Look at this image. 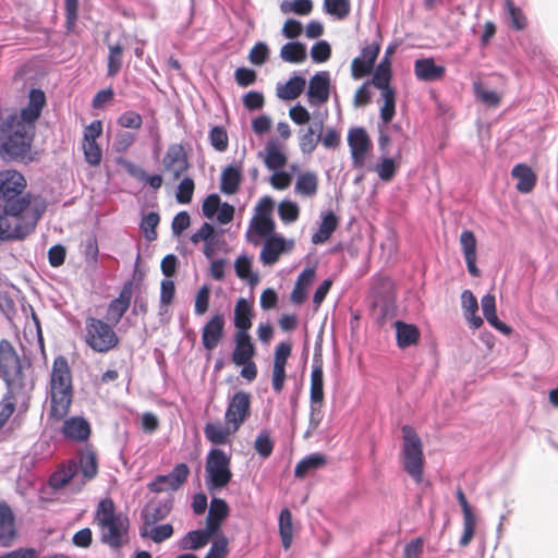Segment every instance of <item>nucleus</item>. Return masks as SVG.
<instances>
[{
  "label": "nucleus",
  "instance_id": "nucleus-59",
  "mask_svg": "<svg viewBox=\"0 0 558 558\" xmlns=\"http://www.w3.org/2000/svg\"><path fill=\"white\" fill-rule=\"evenodd\" d=\"M83 153L85 161L93 167L100 165L102 150L97 141L83 142Z\"/></svg>",
  "mask_w": 558,
  "mask_h": 558
},
{
  "label": "nucleus",
  "instance_id": "nucleus-49",
  "mask_svg": "<svg viewBox=\"0 0 558 558\" xmlns=\"http://www.w3.org/2000/svg\"><path fill=\"white\" fill-rule=\"evenodd\" d=\"M41 113L37 112L33 108L26 106L21 109L20 114L10 113L8 117H14L15 123H22L25 130L31 131V133L35 134V122L39 119Z\"/></svg>",
  "mask_w": 558,
  "mask_h": 558
},
{
  "label": "nucleus",
  "instance_id": "nucleus-37",
  "mask_svg": "<svg viewBox=\"0 0 558 558\" xmlns=\"http://www.w3.org/2000/svg\"><path fill=\"white\" fill-rule=\"evenodd\" d=\"M235 275L245 280L250 287H255L259 281L257 272L252 271V259L247 255H240L234 263Z\"/></svg>",
  "mask_w": 558,
  "mask_h": 558
},
{
  "label": "nucleus",
  "instance_id": "nucleus-21",
  "mask_svg": "<svg viewBox=\"0 0 558 558\" xmlns=\"http://www.w3.org/2000/svg\"><path fill=\"white\" fill-rule=\"evenodd\" d=\"M255 353V345L250 333L235 332L234 349L231 354L232 362L235 365H242L244 362L253 360Z\"/></svg>",
  "mask_w": 558,
  "mask_h": 558
},
{
  "label": "nucleus",
  "instance_id": "nucleus-12",
  "mask_svg": "<svg viewBox=\"0 0 558 558\" xmlns=\"http://www.w3.org/2000/svg\"><path fill=\"white\" fill-rule=\"evenodd\" d=\"M130 526L126 515H119L116 519L105 522L99 527L104 530L100 541L113 549H119L123 545V537L128 534Z\"/></svg>",
  "mask_w": 558,
  "mask_h": 558
},
{
  "label": "nucleus",
  "instance_id": "nucleus-46",
  "mask_svg": "<svg viewBox=\"0 0 558 558\" xmlns=\"http://www.w3.org/2000/svg\"><path fill=\"white\" fill-rule=\"evenodd\" d=\"M146 527L147 526L143 525L140 529V535L142 537L149 536L150 539L156 544L162 543L170 538L174 532L173 526L170 523L153 526L149 532H147Z\"/></svg>",
  "mask_w": 558,
  "mask_h": 558
},
{
  "label": "nucleus",
  "instance_id": "nucleus-23",
  "mask_svg": "<svg viewBox=\"0 0 558 558\" xmlns=\"http://www.w3.org/2000/svg\"><path fill=\"white\" fill-rule=\"evenodd\" d=\"M230 508L227 501L222 498L213 497L208 515L206 518V526L209 532L218 533L221 526V523L225 519L229 517Z\"/></svg>",
  "mask_w": 558,
  "mask_h": 558
},
{
  "label": "nucleus",
  "instance_id": "nucleus-30",
  "mask_svg": "<svg viewBox=\"0 0 558 558\" xmlns=\"http://www.w3.org/2000/svg\"><path fill=\"white\" fill-rule=\"evenodd\" d=\"M275 228H276V225H275V221L272 220V218L254 217L251 220L248 230L246 232V238L250 242L256 244L257 242L253 238V234H256L257 236H259L262 239H267V238L276 234Z\"/></svg>",
  "mask_w": 558,
  "mask_h": 558
},
{
  "label": "nucleus",
  "instance_id": "nucleus-40",
  "mask_svg": "<svg viewBox=\"0 0 558 558\" xmlns=\"http://www.w3.org/2000/svg\"><path fill=\"white\" fill-rule=\"evenodd\" d=\"M189 162L187 155L182 144H171L162 158L163 170H170L173 166L184 165Z\"/></svg>",
  "mask_w": 558,
  "mask_h": 558
},
{
  "label": "nucleus",
  "instance_id": "nucleus-44",
  "mask_svg": "<svg viewBox=\"0 0 558 558\" xmlns=\"http://www.w3.org/2000/svg\"><path fill=\"white\" fill-rule=\"evenodd\" d=\"M122 513L116 511V505L111 498L101 499L96 508L95 521L98 526L105 522L111 521Z\"/></svg>",
  "mask_w": 558,
  "mask_h": 558
},
{
  "label": "nucleus",
  "instance_id": "nucleus-51",
  "mask_svg": "<svg viewBox=\"0 0 558 558\" xmlns=\"http://www.w3.org/2000/svg\"><path fill=\"white\" fill-rule=\"evenodd\" d=\"M123 47L120 44L109 46L107 74L116 76L122 68Z\"/></svg>",
  "mask_w": 558,
  "mask_h": 558
},
{
  "label": "nucleus",
  "instance_id": "nucleus-7",
  "mask_svg": "<svg viewBox=\"0 0 558 558\" xmlns=\"http://www.w3.org/2000/svg\"><path fill=\"white\" fill-rule=\"evenodd\" d=\"M28 205V198L0 204V244L12 240H23L26 236V232L19 223V216Z\"/></svg>",
  "mask_w": 558,
  "mask_h": 558
},
{
  "label": "nucleus",
  "instance_id": "nucleus-27",
  "mask_svg": "<svg viewBox=\"0 0 558 558\" xmlns=\"http://www.w3.org/2000/svg\"><path fill=\"white\" fill-rule=\"evenodd\" d=\"M380 47L378 44L368 45L362 48L361 56L356 57L352 61V76L354 78H359L357 74V65L363 63V73L368 74L376 61V58L379 53Z\"/></svg>",
  "mask_w": 558,
  "mask_h": 558
},
{
  "label": "nucleus",
  "instance_id": "nucleus-5",
  "mask_svg": "<svg viewBox=\"0 0 558 558\" xmlns=\"http://www.w3.org/2000/svg\"><path fill=\"white\" fill-rule=\"evenodd\" d=\"M109 324L101 318L88 316L85 319L84 341L97 353H108L119 344V336Z\"/></svg>",
  "mask_w": 558,
  "mask_h": 558
},
{
  "label": "nucleus",
  "instance_id": "nucleus-36",
  "mask_svg": "<svg viewBox=\"0 0 558 558\" xmlns=\"http://www.w3.org/2000/svg\"><path fill=\"white\" fill-rule=\"evenodd\" d=\"M307 57L305 44L292 40L284 44L280 49V58L289 63H301Z\"/></svg>",
  "mask_w": 558,
  "mask_h": 558
},
{
  "label": "nucleus",
  "instance_id": "nucleus-10",
  "mask_svg": "<svg viewBox=\"0 0 558 558\" xmlns=\"http://www.w3.org/2000/svg\"><path fill=\"white\" fill-rule=\"evenodd\" d=\"M26 186V180L22 173L16 170L0 171V197L4 204H9L21 198Z\"/></svg>",
  "mask_w": 558,
  "mask_h": 558
},
{
  "label": "nucleus",
  "instance_id": "nucleus-53",
  "mask_svg": "<svg viewBox=\"0 0 558 558\" xmlns=\"http://www.w3.org/2000/svg\"><path fill=\"white\" fill-rule=\"evenodd\" d=\"M324 10L338 20L345 19L351 10L350 0H324Z\"/></svg>",
  "mask_w": 558,
  "mask_h": 558
},
{
  "label": "nucleus",
  "instance_id": "nucleus-60",
  "mask_svg": "<svg viewBox=\"0 0 558 558\" xmlns=\"http://www.w3.org/2000/svg\"><path fill=\"white\" fill-rule=\"evenodd\" d=\"M117 124L123 129L140 130L143 125V118L134 110H126L118 117Z\"/></svg>",
  "mask_w": 558,
  "mask_h": 558
},
{
  "label": "nucleus",
  "instance_id": "nucleus-62",
  "mask_svg": "<svg viewBox=\"0 0 558 558\" xmlns=\"http://www.w3.org/2000/svg\"><path fill=\"white\" fill-rule=\"evenodd\" d=\"M130 305L119 302L117 299H113L108 304L107 308V318L112 325H117L124 314L128 312Z\"/></svg>",
  "mask_w": 558,
  "mask_h": 558
},
{
  "label": "nucleus",
  "instance_id": "nucleus-31",
  "mask_svg": "<svg viewBox=\"0 0 558 558\" xmlns=\"http://www.w3.org/2000/svg\"><path fill=\"white\" fill-rule=\"evenodd\" d=\"M78 471L77 463L73 460L61 465L56 472L49 477V485L53 489H61L65 487L71 480L76 475Z\"/></svg>",
  "mask_w": 558,
  "mask_h": 558
},
{
  "label": "nucleus",
  "instance_id": "nucleus-25",
  "mask_svg": "<svg viewBox=\"0 0 558 558\" xmlns=\"http://www.w3.org/2000/svg\"><path fill=\"white\" fill-rule=\"evenodd\" d=\"M252 318H253V305L252 302L240 298L234 307V318L233 324L236 328V332L246 333L250 331L252 327Z\"/></svg>",
  "mask_w": 558,
  "mask_h": 558
},
{
  "label": "nucleus",
  "instance_id": "nucleus-43",
  "mask_svg": "<svg viewBox=\"0 0 558 558\" xmlns=\"http://www.w3.org/2000/svg\"><path fill=\"white\" fill-rule=\"evenodd\" d=\"M390 80H391V65L387 57H385L384 60L380 61V63L377 65L376 70L373 73L371 84L374 85L376 88H386L391 87L390 86Z\"/></svg>",
  "mask_w": 558,
  "mask_h": 558
},
{
  "label": "nucleus",
  "instance_id": "nucleus-56",
  "mask_svg": "<svg viewBox=\"0 0 558 558\" xmlns=\"http://www.w3.org/2000/svg\"><path fill=\"white\" fill-rule=\"evenodd\" d=\"M322 133L315 134V129L308 126L300 137V149L303 154H312L320 142Z\"/></svg>",
  "mask_w": 558,
  "mask_h": 558
},
{
  "label": "nucleus",
  "instance_id": "nucleus-11",
  "mask_svg": "<svg viewBox=\"0 0 558 558\" xmlns=\"http://www.w3.org/2000/svg\"><path fill=\"white\" fill-rule=\"evenodd\" d=\"M190 469L186 463L177 464L168 474L157 475L147 484V488L153 493H162L166 490H178L186 481Z\"/></svg>",
  "mask_w": 558,
  "mask_h": 558
},
{
  "label": "nucleus",
  "instance_id": "nucleus-54",
  "mask_svg": "<svg viewBox=\"0 0 558 558\" xmlns=\"http://www.w3.org/2000/svg\"><path fill=\"white\" fill-rule=\"evenodd\" d=\"M278 215L283 223L289 225L298 220L300 215L299 205L290 199H283L278 205Z\"/></svg>",
  "mask_w": 558,
  "mask_h": 558
},
{
  "label": "nucleus",
  "instance_id": "nucleus-42",
  "mask_svg": "<svg viewBox=\"0 0 558 558\" xmlns=\"http://www.w3.org/2000/svg\"><path fill=\"white\" fill-rule=\"evenodd\" d=\"M264 161L269 170L277 172L287 163V157L276 143L269 142L266 145V157Z\"/></svg>",
  "mask_w": 558,
  "mask_h": 558
},
{
  "label": "nucleus",
  "instance_id": "nucleus-16",
  "mask_svg": "<svg viewBox=\"0 0 558 558\" xmlns=\"http://www.w3.org/2000/svg\"><path fill=\"white\" fill-rule=\"evenodd\" d=\"M265 240L260 252V260L264 265L275 264L279 259V256L290 250L294 244L292 240L287 241L280 234H274Z\"/></svg>",
  "mask_w": 558,
  "mask_h": 558
},
{
  "label": "nucleus",
  "instance_id": "nucleus-52",
  "mask_svg": "<svg viewBox=\"0 0 558 558\" xmlns=\"http://www.w3.org/2000/svg\"><path fill=\"white\" fill-rule=\"evenodd\" d=\"M160 221L159 214L156 211H150L142 218L140 223V228L144 233V236L147 241L151 242L157 239L156 228Z\"/></svg>",
  "mask_w": 558,
  "mask_h": 558
},
{
  "label": "nucleus",
  "instance_id": "nucleus-14",
  "mask_svg": "<svg viewBox=\"0 0 558 558\" xmlns=\"http://www.w3.org/2000/svg\"><path fill=\"white\" fill-rule=\"evenodd\" d=\"M173 508V498L150 499L141 510V520L144 526H151L166 519Z\"/></svg>",
  "mask_w": 558,
  "mask_h": 558
},
{
  "label": "nucleus",
  "instance_id": "nucleus-15",
  "mask_svg": "<svg viewBox=\"0 0 558 558\" xmlns=\"http://www.w3.org/2000/svg\"><path fill=\"white\" fill-rule=\"evenodd\" d=\"M225 335V316L221 313L215 314L202 329V344L211 351L221 341Z\"/></svg>",
  "mask_w": 558,
  "mask_h": 558
},
{
  "label": "nucleus",
  "instance_id": "nucleus-18",
  "mask_svg": "<svg viewBox=\"0 0 558 558\" xmlns=\"http://www.w3.org/2000/svg\"><path fill=\"white\" fill-rule=\"evenodd\" d=\"M460 245L465 259L466 268L472 277H480L481 270L476 266V238L471 230H464L460 234Z\"/></svg>",
  "mask_w": 558,
  "mask_h": 558
},
{
  "label": "nucleus",
  "instance_id": "nucleus-9",
  "mask_svg": "<svg viewBox=\"0 0 558 558\" xmlns=\"http://www.w3.org/2000/svg\"><path fill=\"white\" fill-rule=\"evenodd\" d=\"M348 145L351 150L353 168H363L365 159L373 147L372 141L365 129L362 126L350 129L348 133Z\"/></svg>",
  "mask_w": 558,
  "mask_h": 558
},
{
  "label": "nucleus",
  "instance_id": "nucleus-55",
  "mask_svg": "<svg viewBox=\"0 0 558 558\" xmlns=\"http://www.w3.org/2000/svg\"><path fill=\"white\" fill-rule=\"evenodd\" d=\"M194 190H195L194 180L190 177L183 178L177 187V192H175L177 202L179 204H183V205L190 204L193 198Z\"/></svg>",
  "mask_w": 558,
  "mask_h": 558
},
{
  "label": "nucleus",
  "instance_id": "nucleus-41",
  "mask_svg": "<svg viewBox=\"0 0 558 558\" xmlns=\"http://www.w3.org/2000/svg\"><path fill=\"white\" fill-rule=\"evenodd\" d=\"M384 105L380 108V119L384 125L390 123L396 114V90L393 87L380 88Z\"/></svg>",
  "mask_w": 558,
  "mask_h": 558
},
{
  "label": "nucleus",
  "instance_id": "nucleus-6",
  "mask_svg": "<svg viewBox=\"0 0 558 558\" xmlns=\"http://www.w3.org/2000/svg\"><path fill=\"white\" fill-rule=\"evenodd\" d=\"M230 457L219 448L209 450L206 457V484L210 492L225 488L232 478Z\"/></svg>",
  "mask_w": 558,
  "mask_h": 558
},
{
  "label": "nucleus",
  "instance_id": "nucleus-39",
  "mask_svg": "<svg viewBox=\"0 0 558 558\" xmlns=\"http://www.w3.org/2000/svg\"><path fill=\"white\" fill-rule=\"evenodd\" d=\"M279 535L282 547L289 549L293 541V523L292 514L289 509L284 508L279 513Z\"/></svg>",
  "mask_w": 558,
  "mask_h": 558
},
{
  "label": "nucleus",
  "instance_id": "nucleus-57",
  "mask_svg": "<svg viewBox=\"0 0 558 558\" xmlns=\"http://www.w3.org/2000/svg\"><path fill=\"white\" fill-rule=\"evenodd\" d=\"M210 286L204 283L196 292L195 302H194V313L197 316L204 315L209 307L210 300Z\"/></svg>",
  "mask_w": 558,
  "mask_h": 558
},
{
  "label": "nucleus",
  "instance_id": "nucleus-4",
  "mask_svg": "<svg viewBox=\"0 0 558 558\" xmlns=\"http://www.w3.org/2000/svg\"><path fill=\"white\" fill-rule=\"evenodd\" d=\"M401 432L403 440L401 450L403 469L416 484H420L423 481L425 463L422 440L410 425H403Z\"/></svg>",
  "mask_w": 558,
  "mask_h": 558
},
{
  "label": "nucleus",
  "instance_id": "nucleus-2",
  "mask_svg": "<svg viewBox=\"0 0 558 558\" xmlns=\"http://www.w3.org/2000/svg\"><path fill=\"white\" fill-rule=\"evenodd\" d=\"M14 120L5 117L0 121V157L4 161H34L31 150L35 134Z\"/></svg>",
  "mask_w": 558,
  "mask_h": 558
},
{
  "label": "nucleus",
  "instance_id": "nucleus-64",
  "mask_svg": "<svg viewBox=\"0 0 558 558\" xmlns=\"http://www.w3.org/2000/svg\"><path fill=\"white\" fill-rule=\"evenodd\" d=\"M269 56V49L266 43L258 41L248 53V60L254 65H263Z\"/></svg>",
  "mask_w": 558,
  "mask_h": 558
},
{
  "label": "nucleus",
  "instance_id": "nucleus-33",
  "mask_svg": "<svg viewBox=\"0 0 558 558\" xmlns=\"http://www.w3.org/2000/svg\"><path fill=\"white\" fill-rule=\"evenodd\" d=\"M337 227L338 218L335 213L331 210L325 213L322 217L318 230L312 235V242L314 244L325 243L331 236Z\"/></svg>",
  "mask_w": 558,
  "mask_h": 558
},
{
  "label": "nucleus",
  "instance_id": "nucleus-8",
  "mask_svg": "<svg viewBox=\"0 0 558 558\" xmlns=\"http://www.w3.org/2000/svg\"><path fill=\"white\" fill-rule=\"evenodd\" d=\"M250 415L251 395L239 390L229 398L225 413L226 423L232 425V433H235Z\"/></svg>",
  "mask_w": 558,
  "mask_h": 558
},
{
  "label": "nucleus",
  "instance_id": "nucleus-1",
  "mask_svg": "<svg viewBox=\"0 0 558 558\" xmlns=\"http://www.w3.org/2000/svg\"><path fill=\"white\" fill-rule=\"evenodd\" d=\"M49 418L63 420L70 412L73 399L72 374L68 360L58 355L52 363L49 381Z\"/></svg>",
  "mask_w": 558,
  "mask_h": 558
},
{
  "label": "nucleus",
  "instance_id": "nucleus-24",
  "mask_svg": "<svg viewBox=\"0 0 558 558\" xmlns=\"http://www.w3.org/2000/svg\"><path fill=\"white\" fill-rule=\"evenodd\" d=\"M242 181V162L228 165L221 172L220 191L233 195L239 191Z\"/></svg>",
  "mask_w": 558,
  "mask_h": 558
},
{
  "label": "nucleus",
  "instance_id": "nucleus-50",
  "mask_svg": "<svg viewBox=\"0 0 558 558\" xmlns=\"http://www.w3.org/2000/svg\"><path fill=\"white\" fill-rule=\"evenodd\" d=\"M313 10L312 0H283L280 3V11L283 14L293 12L298 15H308Z\"/></svg>",
  "mask_w": 558,
  "mask_h": 558
},
{
  "label": "nucleus",
  "instance_id": "nucleus-17",
  "mask_svg": "<svg viewBox=\"0 0 558 558\" xmlns=\"http://www.w3.org/2000/svg\"><path fill=\"white\" fill-rule=\"evenodd\" d=\"M311 402H323L324 401V372H323V360L320 345L316 343L315 353L313 357V367L311 373V389H310Z\"/></svg>",
  "mask_w": 558,
  "mask_h": 558
},
{
  "label": "nucleus",
  "instance_id": "nucleus-45",
  "mask_svg": "<svg viewBox=\"0 0 558 558\" xmlns=\"http://www.w3.org/2000/svg\"><path fill=\"white\" fill-rule=\"evenodd\" d=\"M78 469L86 481L93 480L98 473L97 456L93 450H87L80 456Z\"/></svg>",
  "mask_w": 558,
  "mask_h": 558
},
{
  "label": "nucleus",
  "instance_id": "nucleus-61",
  "mask_svg": "<svg viewBox=\"0 0 558 558\" xmlns=\"http://www.w3.org/2000/svg\"><path fill=\"white\" fill-rule=\"evenodd\" d=\"M209 142L217 151H225L229 144L226 129L219 125L213 126L209 131Z\"/></svg>",
  "mask_w": 558,
  "mask_h": 558
},
{
  "label": "nucleus",
  "instance_id": "nucleus-32",
  "mask_svg": "<svg viewBox=\"0 0 558 558\" xmlns=\"http://www.w3.org/2000/svg\"><path fill=\"white\" fill-rule=\"evenodd\" d=\"M306 80L301 75L290 77L283 85L277 86V96L283 100H294L304 90Z\"/></svg>",
  "mask_w": 558,
  "mask_h": 558
},
{
  "label": "nucleus",
  "instance_id": "nucleus-20",
  "mask_svg": "<svg viewBox=\"0 0 558 558\" xmlns=\"http://www.w3.org/2000/svg\"><path fill=\"white\" fill-rule=\"evenodd\" d=\"M16 535L15 517L11 507L4 500H0V545L9 547Z\"/></svg>",
  "mask_w": 558,
  "mask_h": 558
},
{
  "label": "nucleus",
  "instance_id": "nucleus-28",
  "mask_svg": "<svg viewBox=\"0 0 558 558\" xmlns=\"http://www.w3.org/2000/svg\"><path fill=\"white\" fill-rule=\"evenodd\" d=\"M395 327L399 348L405 349L416 344L420 339V330L415 325L396 320Z\"/></svg>",
  "mask_w": 558,
  "mask_h": 558
},
{
  "label": "nucleus",
  "instance_id": "nucleus-13",
  "mask_svg": "<svg viewBox=\"0 0 558 558\" xmlns=\"http://www.w3.org/2000/svg\"><path fill=\"white\" fill-rule=\"evenodd\" d=\"M306 95L311 106H320L328 101L330 96V75L328 71L317 72L311 77Z\"/></svg>",
  "mask_w": 558,
  "mask_h": 558
},
{
  "label": "nucleus",
  "instance_id": "nucleus-63",
  "mask_svg": "<svg viewBox=\"0 0 558 558\" xmlns=\"http://www.w3.org/2000/svg\"><path fill=\"white\" fill-rule=\"evenodd\" d=\"M331 56V47L326 40H319L311 49V58L315 63H324Z\"/></svg>",
  "mask_w": 558,
  "mask_h": 558
},
{
  "label": "nucleus",
  "instance_id": "nucleus-19",
  "mask_svg": "<svg viewBox=\"0 0 558 558\" xmlns=\"http://www.w3.org/2000/svg\"><path fill=\"white\" fill-rule=\"evenodd\" d=\"M61 432L64 438L83 442L90 436V424L83 416H73L64 420Z\"/></svg>",
  "mask_w": 558,
  "mask_h": 558
},
{
  "label": "nucleus",
  "instance_id": "nucleus-29",
  "mask_svg": "<svg viewBox=\"0 0 558 558\" xmlns=\"http://www.w3.org/2000/svg\"><path fill=\"white\" fill-rule=\"evenodd\" d=\"M215 532L205 530H192L187 532L180 541V547L184 550H197L206 546Z\"/></svg>",
  "mask_w": 558,
  "mask_h": 558
},
{
  "label": "nucleus",
  "instance_id": "nucleus-48",
  "mask_svg": "<svg viewBox=\"0 0 558 558\" xmlns=\"http://www.w3.org/2000/svg\"><path fill=\"white\" fill-rule=\"evenodd\" d=\"M398 168L399 162L395 157L381 156L380 162L377 163L375 170L380 180L389 182L393 179Z\"/></svg>",
  "mask_w": 558,
  "mask_h": 558
},
{
  "label": "nucleus",
  "instance_id": "nucleus-26",
  "mask_svg": "<svg viewBox=\"0 0 558 558\" xmlns=\"http://www.w3.org/2000/svg\"><path fill=\"white\" fill-rule=\"evenodd\" d=\"M511 175L518 179V183L515 189L520 193H530L537 181L536 174L533 172L532 168L525 163H518L511 170Z\"/></svg>",
  "mask_w": 558,
  "mask_h": 558
},
{
  "label": "nucleus",
  "instance_id": "nucleus-35",
  "mask_svg": "<svg viewBox=\"0 0 558 558\" xmlns=\"http://www.w3.org/2000/svg\"><path fill=\"white\" fill-rule=\"evenodd\" d=\"M504 10L509 27L514 31H523L527 26V20L524 12L512 0H505Z\"/></svg>",
  "mask_w": 558,
  "mask_h": 558
},
{
  "label": "nucleus",
  "instance_id": "nucleus-22",
  "mask_svg": "<svg viewBox=\"0 0 558 558\" xmlns=\"http://www.w3.org/2000/svg\"><path fill=\"white\" fill-rule=\"evenodd\" d=\"M414 73L422 82H435L444 77L446 68L436 64L433 58H422L415 60Z\"/></svg>",
  "mask_w": 558,
  "mask_h": 558
},
{
  "label": "nucleus",
  "instance_id": "nucleus-38",
  "mask_svg": "<svg viewBox=\"0 0 558 558\" xmlns=\"http://www.w3.org/2000/svg\"><path fill=\"white\" fill-rule=\"evenodd\" d=\"M318 180L314 172L307 171L298 175L294 191L304 197H313L317 193Z\"/></svg>",
  "mask_w": 558,
  "mask_h": 558
},
{
  "label": "nucleus",
  "instance_id": "nucleus-34",
  "mask_svg": "<svg viewBox=\"0 0 558 558\" xmlns=\"http://www.w3.org/2000/svg\"><path fill=\"white\" fill-rule=\"evenodd\" d=\"M326 456L320 452H314L305 456L294 469L295 477L303 478L311 471L318 470L326 464Z\"/></svg>",
  "mask_w": 558,
  "mask_h": 558
},
{
  "label": "nucleus",
  "instance_id": "nucleus-58",
  "mask_svg": "<svg viewBox=\"0 0 558 558\" xmlns=\"http://www.w3.org/2000/svg\"><path fill=\"white\" fill-rule=\"evenodd\" d=\"M256 452L264 459L270 457L274 450V441L268 430L263 429L256 437L254 442Z\"/></svg>",
  "mask_w": 558,
  "mask_h": 558
},
{
  "label": "nucleus",
  "instance_id": "nucleus-3",
  "mask_svg": "<svg viewBox=\"0 0 558 558\" xmlns=\"http://www.w3.org/2000/svg\"><path fill=\"white\" fill-rule=\"evenodd\" d=\"M29 367V359L21 357L9 340L2 339L0 341V371L10 388L22 391L33 388V381H27L24 373Z\"/></svg>",
  "mask_w": 558,
  "mask_h": 558
},
{
  "label": "nucleus",
  "instance_id": "nucleus-47",
  "mask_svg": "<svg viewBox=\"0 0 558 558\" xmlns=\"http://www.w3.org/2000/svg\"><path fill=\"white\" fill-rule=\"evenodd\" d=\"M205 437L214 445H223L228 441L230 430L220 423H207L204 427Z\"/></svg>",
  "mask_w": 558,
  "mask_h": 558
}]
</instances>
